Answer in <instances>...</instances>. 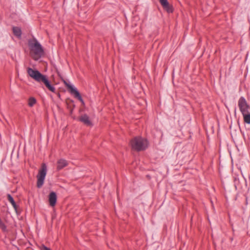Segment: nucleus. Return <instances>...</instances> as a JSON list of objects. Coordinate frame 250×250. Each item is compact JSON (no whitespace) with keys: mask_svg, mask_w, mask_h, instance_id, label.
<instances>
[{"mask_svg":"<svg viewBox=\"0 0 250 250\" xmlns=\"http://www.w3.org/2000/svg\"><path fill=\"white\" fill-rule=\"evenodd\" d=\"M28 75L35 81L40 83H43L46 87L50 91L55 93V88L51 84L46 75L42 74L39 71L33 69L30 67L27 68Z\"/></svg>","mask_w":250,"mask_h":250,"instance_id":"nucleus-1","label":"nucleus"},{"mask_svg":"<svg viewBox=\"0 0 250 250\" xmlns=\"http://www.w3.org/2000/svg\"><path fill=\"white\" fill-rule=\"evenodd\" d=\"M130 144L133 150L139 152L146 150L148 146V141L141 136H137L132 139Z\"/></svg>","mask_w":250,"mask_h":250,"instance_id":"nucleus-2","label":"nucleus"},{"mask_svg":"<svg viewBox=\"0 0 250 250\" xmlns=\"http://www.w3.org/2000/svg\"><path fill=\"white\" fill-rule=\"evenodd\" d=\"M238 106L243 116L244 122L250 124V105L244 97H241L239 99Z\"/></svg>","mask_w":250,"mask_h":250,"instance_id":"nucleus-3","label":"nucleus"},{"mask_svg":"<svg viewBox=\"0 0 250 250\" xmlns=\"http://www.w3.org/2000/svg\"><path fill=\"white\" fill-rule=\"evenodd\" d=\"M28 45L31 51L33 52L34 55L37 57V58L34 57V60H37L43 55L44 53L43 49L41 44L35 38L28 41Z\"/></svg>","mask_w":250,"mask_h":250,"instance_id":"nucleus-4","label":"nucleus"},{"mask_svg":"<svg viewBox=\"0 0 250 250\" xmlns=\"http://www.w3.org/2000/svg\"><path fill=\"white\" fill-rule=\"evenodd\" d=\"M47 173V167L44 163H42L41 168L39 170V172L37 175V187L39 188H41L43 184L45 176Z\"/></svg>","mask_w":250,"mask_h":250,"instance_id":"nucleus-5","label":"nucleus"},{"mask_svg":"<svg viewBox=\"0 0 250 250\" xmlns=\"http://www.w3.org/2000/svg\"><path fill=\"white\" fill-rule=\"evenodd\" d=\"M64 84L65 86L67 87V89H68L69 92L72 95H74L75 98L79 100L83 104H84V101L82 99V96H81V94L79 93V92L75 88L73 87L72 85L67 83L65 81H64Z\"/></svg>","mask_w":250,"mask_h":250,"instance_id":"nucleus-6","label":"nucleus"},{"mask_svg":"<svg viewBox=\"0 0 250 250\" xmlns=\"http://www.w3.org/2000/svg\"><path fill=\"white\" fill-rule=\"evenodd\" d=\"M163 9L168 13H172L174 9L172 5L169 4L167 0H159Z\"/></svg>","mask_w":250,"mask_h":250,"instance_id":"nucleus-7","label":"nucleus"},{"mask_svg":"<svg viewBox=\"0 0 250 250\" xmlns=\"http://www.w3.org/2000/svg\"><path fill=\"white\" fill-rule=\"evenodd\" d=\"M79 121L83 123L85 125L87 126H92V123L89 120V118L88 116L85 114H83L79 118Z\"/></svg>","mask_w":250,"mask_h":250,"instance_id":"nucleus-8","label":"nucleus"},{"mask_svg":"<svg viewBox=\"0 0 250 250\" xmlns=\"http://www.w3.org/2000/svg\"><path fill=\"white\" fill-rule=\"evenodd\" d=\"M49 205L51 207H54L57 202V194L54 191H51L48 196Z\"/></svg>","mask_w":250,"mask_h":250,"instance_id":"nucleus-9","label":"nucleus"},{"mask_svg":"<svg viewBox=\"0 0 250 250\" xmlns=\"http://www.w3.org/2000/svg\"><path fill=\"white\" fill-rule=\"evenodd\" d=\"M67 165L68 163L66 160L63 159H60L57 161V169L58 170H60Z\"/></svg>","mask_w":250,"mask_h":250,"instance_id":"nucleus-10","label":"nucleus"},{"mask_svg":"<svg viewBox=\"0 0 250 250\" xmlns=\"http://www.w3.org/2000/svg\"><path fill=\"white\" fill-rule=\"evenodd\" d=\"M12 31L14 35L19 38H21V29L17 26H14L12 28Z\"/></svg>","mask_w":250,"mask_h":250,"instance_id":"nucleus-11","label":"nucleus"},{"mask_svg":"<svg viewBox=\"0 0 250 250\" xmlns=\"http://www.w3.org/2000/svg\"><path fill=\"white\" fill-rule=\"evenodd\" d=\"M7 199L11 203L14 209L16 210L17 209L18 206L12 196L9 194H7Z\"/></svg>","mask_w":250,"mask_h":250,"instance_id":"nucleus-12","label":"nucleus"},{"mask_svg":"<svg viewBox=\"0 0 250 250\" xmlns=\"http://www.w3.org/2000/svg\"><path fill=\"white\" fill-rule=\"evenodd\" d=\"M37 103L36 99L33 97H31L28 99V105L30 107L33 106Z\"/></svg>","mask_w":250,"mask_h":250,"instance_id":"nucleus-13","label":"nucleus"},{"mask_svg":"<svg viewBox=\"0 0 250 250\" xmlns=\"http://www.w3.org/2000/svg\"><path fill=\"white\" fill-rule=\"evenodd\" d=\"M41 250H51V249L46 247L45 245H42L41 248Z\"/></svg>","mask_w":250,"mask_h":250,"instance_id":"nucleus-14","label":"nucleus"},{"mask_svg":"<svg viewBox=\"0 0 250 250\" xmlns=\"http://www.w3.org/2000/svg\"><path fill=\"white\" fill-rule=\"evenodd\" d=\"M237 182L238 183L239 182L238 179H237L236 177H235L234 179V186H235L236 188L237 187V185H238L237 183Z\"/></svg>","mask_w":250,"mask_h":250,"instance_id":"nucleus-15","label":"nucleus"}]
</instances>
